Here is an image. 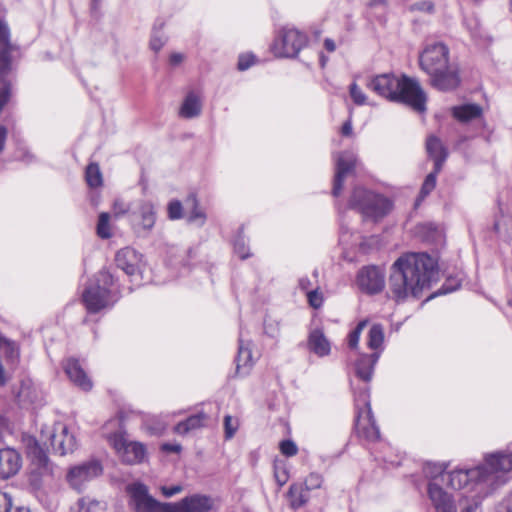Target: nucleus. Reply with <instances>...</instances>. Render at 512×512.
Returning <instances> with one entry per match:
<instances>
[{"label":"nucleus","instance_id":"1","mask_svg":"<svg viewBox=\"0 0 512 512\" xmlns=\"http://www.w3.org/2000/svg\"><path fill=\"white\" fill-rule=\"evenodd\" d=\"M438 279L436 261L426 253H408L391 267L389 291L397 302L419 298Z\"/></svg>","mask_w":512,"mask_h":512},{"label":"nucleus","instance_id":"2","mask_svg":"<svg viewBox=\"0 0 512 512\" xmlns=\"http://www.w3.org/2000/svg\"><path fill=\"white\" fill-rule=\"evenodd\" d=\"M512 471V453H494L485 457L482 465L472 469H455L446 473L445 484L453 489L471 486L472 490L487 494L505 484Z\"/></svg>","mask_w":512,"mask_h":512},{"label":"nucleus","instance_id":"3","mask_svg":"<svg viewBox=\"0 0 512 512\" xmlns=\"http://www.w3.org/2000/svg\"><path fill=\"white\" fill-rule=\"evenodd\" d=\"M365 85L390 102L405 104L419 113L426 111L427 95L416 79L384 73L367 78Z\"/></svg>","mask_w":512,"mask_h":512},{"label":"nucleus","instance_id":"4","mask_svg":"<svg viewBox=\"0 0 512 512\" xmlns=\"http://www.w3.org/2000/svg\"><path fill=\"white\" fill-rule=\"evenodd\" d=\"M420 67L430 77L433 87L441 91L456 89L460 83L458 69L449 62V49L443 43L428 44L420 54Z\"/></svg>","mask_w":512,"mask_h":512},{"label":"nucleus","instance_id":"5","mask_svg":"<svg viewBox=\"0 0 512 512\" xmlns=\"http://www.w3.org/2000/svg\"><path fill=\"white\" fill-rule=\"evenodd\" d=\"M349 207L361 213L364 220L378 222L392 210V202L383 195L356 187L349 199Z\"/></svg>","mask_w":512,"mask_h":512},{"label":"nucleus","instance_id":"6","mask_svg":"<svg viewBox=\"0 0 512 512\" xmlns=\"http://www.w3.org/2000/svg\"><path fill=\"white\" fill-rule=\"evenodd\" d=\"M113 276L106 270H101L95 281L91 282L83 292V302L87 310L96 313L101 309L112 306L116 301L113 299L111 287Z\"/></svg>","mask_w":512,"mask_h":512},{"label":"nucleus","instance_id":"7","mask_svg":"<svg viewBox=\"0 0 512 512\" xmlns=\"http://www.w3.org/2000/svg\"><path fill=\"white\" fill-rule=\"evenodd\" d=\"M446 473L441 465L426 464L424 474L430 479L428 496L436 512H457L454 499L440 486L445 482Z\"/></svg>","mask_w":512,"mask_h":512},{"label":"nucleus","instance_id":"8","mask_svg":"<svg viewBox=\"0 0 512 512\" xmlns=\"http://www.w3.org/2000/svg\"><path fill=\"white\" fill-rule=\"evenodd\" d=\"M355 406L358 411L356 419L357 433L368 441H377L380 438V431L371 411L369 394L366 388L358 393L355 392Z\"/></svg>","mask_w":512,"mask_h":512},{"label":"nucleus","instance_id":"9","mask_svg":"<svg viewBox=\"0 0 512 512\" xmlns=\"http://www.w3.org/2000/svg\"><path fill=\"white\" fill-rule=\"evenodd\" d=\"M108 441L126 464H139L146 458V447L137 441H128L121 432L114 433L108 437Z\"/></svg>","mask_w":512,"mask_h":512},{"label":"nucleus","instance_id":"10","mask_svg":"<svg viewBox=\"0 0 512 512\" xmlns=\"http://www.w3.org/2000/svg\"><path fill=\"white\" fill-rule=\"evenodd\" d=\"M305 44V35L296 29L289 28L280 31L271 49L276 57H295Z\"/></svg>","mask_w":512,"mask_h":512},{"label":"nucleus","instance_id":"11","mask_svg":"<svg viewBox=\"0 0 512 512\" xmlns=\"http://www.w3.org/2000/svg\"><path fill=\"white\" fill-rule=\"evenodd\" d=\"M103 472L100 461L91 459L71 466L66 474V481L75 490H82L86 484L99 477Z\"/></svg>","mask_w":512,"mask_h":512},{"label":"nucleus","instance_id":"12","mask_svg":"<svg viewBox=\"0 0 512 512\" xmlns=\"http://www.w3.org/2000/svg\"><path fill=\"white\" fill-rule=\"evenodd\" d=\"M136 512H171V503H160L148 494L144 484L133 483L127 487Z\"/></svg>","mask_w":512,"mask_h":512},{"label":"nucleus","instance_id":"13","mask_svg":"<svg viewBox=\"0 0 512 512\" xmlns=\"http://www.w3.org/2000/svg\"><path fill=\"white\" fill-rule=\"evenodd\" d=\"M157 220V210L151 201H141L132 224L134 232L141 237L150 235Z\"/></svg>","mask_w":512,"mask_h":512},{"label":"nucleus","instance_id":"14","mask_svg":"<svg viewBox=\"0 0 512 512\" xmlns=\"http://www.w3.org/2000/svg\"><path fill=\"white\" fill-rule=\"evenodd\" d=\"M357 285L360 290L368 294L379 293L385 285L384 273L375 266L363 267L358 272Z\"/></svg>","mask_w":512,"mask_h":512},{"label":"nucleus","instance_id":"15","mask_svg":"<svg viewBox=\"0 0 512 512\" xmlns=\"http://www.w3.org/2000/svg\"><path fill=\"white\" fill-rule=\"evenodd\" d=\"M357 158L352 152H343L336 158V173L332 193L335 197L341 194L344 179L352 174L356 167Z\"/></svg>","mask_w":512,"mask_h":512},{"label":"nucleus","instance_id":"16","mask_svg":"<svg viewBox=\"0 0 512 512\" xmlns=\"http://www.w3.org/2000/svg\"><path fill=\"white\" fill-rule=\"evenodd\" d=\"M19 358V351L13 342L0 335V385L9 379L8 370L12 369Z\"/></svg>","mask_w":512,"mask_h":512},{"label":"nucleus","instance_id":"17","mask_svg":"<svg viewBox=\"0 0 512 512\" xmlns=\"http://www.w3.org/2000/svg\"><path fill=\"white\" fill-rule=\"evenodd\" d=\"M213 501L210 497L194 494L183 498L177 503H171V512H208L212 509Z\"/></svg>","mask_w":512,"mask_h":512},{"label":"nucleus","instance_id":"18","mask_svg":"<svg viewBox=\"0 0 512 512\" xmlns=\"http://www.w3.org/2000/svg\"><path fill=\"white\" fill-rule=\"evenodd\" d=\"M63 369L70 379V381L82 389L83 391H90L93 387L92 380L84 371L79 361L75 358H69L63 363Z\"/></svg>","mask_w":512,"mask_h":512},{"label":"nucleus","instance_id":"19","mask_svg":"<svg viewBox=\"0 0 512 512\" xmlns=\"http://www.w3.org/2000/svg\"><path fill=\"white\" fill-rule=\"evenodd\" d=\"M51 446L60 455H66L75 450L76 439L68 432L66 426L58 424L55 433L51 435Z\"/></svg>","mask_w":512,"mask_h":512},{"label":"nucleus","instance_id":"20","mask_svg":"<svg viewBox=\"0 0 512 512\" xmlns=\"http://www.w3.org/2000/svg\"><path fill=\"white\" fill-rule=\"evenodd\" d=\"M21 468L20 454L11 448L0 450V479H8Z\"/></svg>","mask_w":512,"mask_h":512},{"label":"nucleus","instance_id":"21","mask_svg":"<svg viewBox=\"0 0 512 512\" xmlns=\"http://www.w3.org/2000/svg\"><path fill=\"white\" fill-rule=\"evenodd\" d=\"M12 45L10 43V31L7 23L0 20V80H4L10 71V52Z\"/></svg>","mask_w":512,"mask_h":512},{"label":"nucleus","instance_id":"22","mask_svg":"<svg viewBox=\"0 0 512 512\" xmlns=\"http://www.w3.org/2000/svg\"><path fill=\"white\" fill-rule=\"evenodd\" d=\"M115 261L118 268L133 276L139 271L141 255L136 250L126 247L117 252Z\"/></svg>","mask_w":512,"mask_h":512},{"label":"nucleus","instance_id":"23","mask_svg":"<svg viewBox=\"0 0 512 512\" xmlns=\"http://www.w3.org/2000/svg\"><path fill=\"white\" fill-rule=\"evenodd\" d=\"M379 357L380 351L371 354H360L354 363L355 375L363 382L371 381L374 367Z\"/></svg>","mask_w":512,"mask_h":512},{"label":"nucleus","instance_id":"24","mask_svg":"<svg viewBox=\"0 0 512 512\" xmlns=\"http://www.w3.org/2000/svg\"><path fill=\"white\" fill-rule=\"evenodd\" d=\"M307 345L309 350L318 357L328 356L331 352L330 341L319 329L310 332Z\"/></svg>","mask_w":512,"mask_h":512},{"label":"nucleus","instance_id":"25","mask_svg":"<svg viewBox=\"0 0 512 512\" xmlns=\"http://www.w3.org/2000/svg\"><path fill=\"white\" fill-rule=\"evenodd\" d=\"M426 149L429 156L434 159L436 173H439L447 157L446 149L442 145L440 139L436 136L428 137L426 141Z\"/></svg>","mask_w":512,"mask_h":512},{"label":"nucleus","instance_id":"26","mask_svg":"<svg viewBox=\"0 0 512 512\" xmlns=\"http://www.w3.org/2000/svg\"><path fill=\"white\" fill-rule=\"evenodd\" d=\"M254 364L252 351L248 345L240 342L238 355L236 358V374L238 376L248 375Z\"/></svg>","mask_w":512,"mask_h":512},{"label":"nucleus","instance_id":"27","mask_svg":"<svg viewBox=\"0 0 512 512\" xmlns=\"http://www.w3.org/2000/svg\"><path fill=\"white\" fill-rule=\"evenodd\" d=\"M483 109L478 104H464L452 108V115L460 122H469L481 117Z\"/></svg>","mask_w":512,"mask_h":512},{"label":"nucleus","instance_id":"28","mask_svg":"<svg viewBox=\"0 0 512 512\" xmlns=\"http://www.w3.org/2000/svg\"><path fill=\"white\" fill-rule=\"evenodd\" d=\"M287 497L291 508L299 509L304 506L308 499V490L301 483H293L287 492Z\"/></svg>","mask_w":512,"mask_h":512},{"label":"nucleus","instance_id":"29","mask_svg":"<svg viewBox=\"0 0 512 512\" xmlns=\"http://www.w3.org/2000/svg\"><path fill=\"white\" fill-rule=\"evenodd\" d=\"M179 113L181 117L188 119L199 116L201 113L199 97L194 93H189L184 99Z\"/></svg>","mask_w":512,"mask_h":512},{"label":"nucleus","instance_id":"30","mask_svg":"<svg viewBox=\"0 0 512 512\" xmlns=\"http://www.w3.org/2000/svg\"><path fill=\"white\" fill-rule=\"evenodd\" d=\"M205 419H206V416L204 413H198V414L192 415V416L188 417L186 420L179 422L175 426L174 431L177 434L185 435L192 430L202 427Z\"/></svg>","mask_w":512,"mask_h":512},{"label":"nucleus","instance_id":"31","mask_svg":"<svg viewBox=\"0 0 512 512\" xmlns=\"http://www.w3.org/2000/svg\"><path fill=\"white\" fill-rule=\"evenodd\" d=\"M384 341V329L380 324H374L368 334V342L367 345L371 350L380 351L382 350V345Z\"/></svg>","mask_w":512,"mask_h":512},{"label":"nucleus","instance_id":"32","mask_svg":"<svg viewBox=\"0 0 512 512\" xmlns=\"http://www.w3.org/2000/svg\"><path fill=\"white\" fill-rule=\"evenodd\" d=\"M104 506L97 500L83 497L79 499L72 512H101Z\"/></svg>","mask_w":512,"mask_h":512},{"label":"nucleus","instance_id":"33","mask_svg":"<svg viewBox=\"0 0 512 512\" xmlns=\"http://www.w3.org/2000/svg\"><path fill=\"white\" fill-rule=\"evenodd\" d=\"M109 220H110L109 213L102 212L99 214L96 232H97V235L102 239H109L112 236Z\"/></svg>","mask_w":512,"mask_h":512},{"label":"nucleus","instance_id":"34","mask_svg":"<svg viewBox=\"0 0 512 512\" xmlns=\"http://www.w3.org/2000/svg\"><path fill=\"white\" fill-rule=\"evenodd\" d=\"M86 181L90 187H99L102 185V174L98 164L91 163L86 169Z\"/></svg>","mask_w":512,"mask_h":512},{"label":"nucleus","instance_id":"35","mask_svg":"<svg viewBox=\"0 0 512 512\" xmlns=\"http://www.w3.org/2000/svg\"><path fill=\"white\" fill-rule=\"evenodd\" d=\"M28 454L37 460L39 465H45L47 463L48 458L45 451L34 439H31L28 442Z\"/></svg>","mask_w":512,"mask_h":512},{"label":"nucleus","instance_id":"36","mask_svg":"<svg viewBox=\"0 0 512 512\" xmlns=\"http://www.w3.org/2000/svg\"><path fill=\"white\" fill-rule=\"evenodd\" d=\"M437 174L438 173H436V168H435L434 172H431L426 176V178L422 184L421 190H420L419 199L416 202L417 205L419 204V201L423 200L427 195H429L431 193V191L434 190V188L436 186Z\"/></svg>","mask_w":512,"mask_h":512},{"label":"nucleus","instance_id":"37","mask_svg":"<svg viewBox=\"0 0 512 512\" xmlns=\"http://www.w3.org/2000/svg\"><path fill=\"white\" fill-rule=\"evenodd\" d=\"M368 320H362L360 321L356 327L348 334L347 341L348 346L351 349H356L359 344L360 336L362 334V331L367 326Z\"/></svg>","mask_w":512,"mask_h":512},{"label":"nucleus","instance_id":"38","mask_svg":"<svg viewBox=\"0 0 512 512\" xmlns=\"http://www.w3.org/2000/svg\"><path fill=\"white\" fill-rule=\"evenodd\" d=\"M131 209V204L125 202L123 199H115L112 204V215L114 218H120L126 215Z\"/></svg>","mask_w":512,"mask_h":512},{"label":"nucleus","instance_id":"39","mask_svg":"<svg viewBox=\"0 0 512 512\" xmlns=\"http://www.w3.org/2000/svg\"><path fill=\"white\" fill-rule=\"evenodd\" d=\"M350 96L356 105L369 104L367 96L356 83L350 85Z\"/></svg>","mask_w":512,"mask_h":512},{"label":"nucleus","instance_id":"40","mask_svg":"<svg viewBox=\"0 0 512 512\" xmlns=\"http://www.w3.org/2000/svg\"><path fill=\"white\" fill-rule=\"evenodd\" d=\"M168 218L170 220H177L183 216L182 204L178 200H171L167 206Z\"/></svg>","mask_w":512,"mask_h":512},{"label":"nucleus","instance_id":"41","mask_svg":"<svg viewBox=\"0 0 512 512\" xmlns=\"http://www.w3.org/2000/svg\"><path fill=\"white\" fill-rule=\"evenodd\" d=\"M239 427V422L237 419H234L230 415H226L224 418V429H225V437L227 439H231L236 433Z\"/></svg>","mask_w":512,"mask_h":512},{"label":"nucleus","instance_id":"42","mask_svg":"<svg viewBox=\"0 0 512 512\" xmlns=\"http://www.w3.org/2000/svg\"><path fill=\"white\" fill-rule=\"evenodd\" d=\"M323 483V478L321 475L317 473H310L303 484L306 490L311 491L314 489H319Z\"/></svg>","mask_w":512,"mask_h":512},{"label":"nucleus","instance_id":"43","mask_svg":"<svg viewBox=\"0 0 512 512\" xmlns=\"http://www.w3.org/2000/svg\"><path fill=\"white\" fill-rule=\"evenodd\" d=\"M281 453L286 457H292L297 454L298 447L292 440H283L279 444Z\"/></svg>","mask_w":512,"mask_h":512},{"label":"nucleus","instance_id":"44","mask_svg":"<svg viewBox=\"0 0 512 512\" xmlns=\"http://www.w3.org/2000/svg\"><path fill=\"white\" fill-rule=\"evenodd\" d=\"M307 299L309 304L315 309L321 307L323 304V296L318 289L307 291Z\"/></svg>","mask_w":512,"mask_h":512},{"label":"nucleus","instance_id":"45","mask_svg":"<svg viewBox=\"0 0 512 512\" xmlns=\"http://www.w3.org/2000/svg\"><path fill=\"white\" fill-rule=\"evenodd\" d=\"M274 476L277 481V483L280 486H283L288 481V473L283 465H274Z\"/></svg>","mask_w":512,"mask_h":512},{"label":"nucleus","instance_id":"46","mask_svg":"<svg viewBox=\"0 0 512 512\" xmlns=\"http://www.w3.org/2000/svg\"><path fill=\"white\" fill-rule=\"evenodd\" d=\"M234 251L241 259H246L249 256V249L243 238H238L235 241Z\"/></svg>","mask_w":512,"mask_h":512},{"label":"nucleus","instance_id":"47","mask_svg":"<svg viewBox=\"0 0 512 512\" xmlns=\"http://www.w3.org/2000/svg\"><path fill=\"white\" fill-rule=\"evenodd\" d=\"M254 63V56L252 54H242L238 59V69L241 71L247 70Z\"/></svg>","mask_w":512,"mask_h":512},{"label":"nucleus","instance_id":"48","mask_svg":"<svg viewBox=\"0 0 512 512\" xmlns=\"http://www.w3.org/2000/svg\"><path fill=\"white\" fill-rule=\"evenodd\" d=\"M165 43V38L158 32H154L150 40V46L154 51H159Z\"/></svg>","mask_w":512,"mask_h":512},{"label":"nucleus","instance_id":"49","mask_svg":"<svg viewBox=\"0 0 512 512\" xmlns=\"http://www.w3.org/2000/svg\"><path fill=\"white\" fill-rule=\"evenodd\" d=\"M161 492L162 494L167 497V498H170L176 494H179L183 491V486L180 485V484H177V485H173V486H170V487H167V486H162L161 488Z\"/></svg>","mask_w":512,"mask_h":512},{"label":"nucleus","instance_id":"50","mask_svg":"<svg viewBox=\"0 0 512 512\" xmlns=\"http://www.w3.org/2000/svg\"><path fill=\"white\" fill-rule=\"evenodd\" d=\"M12 506L11 497L4 492L0 491V512H9Z\"/></svg>","mask_w":512,"mask_h":512},{"label":"nucleus","instance_id":"51","mask_svg":"<svg viewBox=\"0 0 512 512\" xmlns=\"http://www.w3.org/2000/svg\"><path fill=\"white\" fill-rule=\"evenodd\" d=\"M411 9L431 13L434 9V5L430 1H420V2L414 3L411 6Z\"/></svg>","mask_w":512,"mask_h":512},{"label":"nucleus","instance_id":"52","mask_svg":"<svg viewBox=\"0 0 512 512\" xmlns=\"http://www.w3.org/2000/svg\"><path fill=\"white\" fill-rule=\"evenodd\" d=\"M10 97V89L7 84L0 89V110L6 105Z\"/></svg>","mask_w":512,"mask_h":512},{"label":"nucleus","instance_id":"53","mask_svg":"<svg viewBox=\"0 0 512 512\" xmlns=\"http://www.w3.org/2000/svg\"><path fill=\"white\" fill-rule=\"evenodd\" d=\"M182 447L178 443H164L161 446V450L167 453H179Z\"/></svg>","mask_w":512,"mask_h":512},{"label":"nucleus","instance_id":"54","mask_svg":"<svg viewBox=\"0 0 512 512\" xmlns=\"http://www.w3.org/2000/svg\"><path fill=\"white\" fill-rule=\"evenodd\" d=\"M205 216L201 211L195 210L191 213L189 217L190 222H195L199 220V224L202 225L204 223Z\"/></svg>","mask_w":512,"mask_h":512},{"label":"nucleus","instance_id":"55","mask_svg":"<svg viewBox=\"0 0 512 512\" xmlns=\"http://www.w3.org/2000/svg\"><path fill=\"white\" fill-rule=\"evenodd\" d=\"M6 137H7V129L4 126H0V153L4 149Z\"/></svg>","mask_w":512,"mask_h":512},{"label":"nucleus","instance_id":"56","mask_svg":"<svg viewBox=\"0 0 512 512\" xmlns=\"http://www.w3.org/2000/svg\"><path fill=\"white\" fill-rule=\"evenodd\" d=\"M386 5H387V0H370L368 3V6L372 9L378 8V7L385 8Z\"/></svg>","mask_w":512,"mask_h":512},{"label":"nucleus","instance_id":"57","mask_svg":"<svg viewBox=\"0 0 512 512\" xmlns=\"http://www.w3.org/2000/svg\"><path fill=\"white\" fill-rule=\"evenodd\" d=\"M341 133L344 136H350L352 134V123H351V121H346L343 124Z\"/></svg>","mask_w":512,"mask_h":512},{"label":"nucleus","instance_id":"58","mask_svg":"<svg viewBox=\"0 0 512 512\" xmlns=\"http://www.w3.org/2000/svg\"><path fill=\"white\" fill-rule=\"evenodd\" d=\"M324 47L328 52H334L336 49L335 42L330 38L324 40Z\"/></svg>","mask_w":512,"mask_h":512},{"label":"nucleus","instance_id":"59","mask_svg":"<svg viewBox=\"0 0 512 512\" xmlns=\"http://www.w3.org/2000/svg\"><path fill=\"white\" fill-rule=\"evenodd\" d=\"M299 287L304 290V291H307L310 287H311V282L310 280L307 278V277H303L299 280Z\"/></svg>","mask_w":512,"mask_h":512},{"label":"nucleus","instance_id":"60","mask_svg":"<svg viewBox=\"0 0 512 512\" xmlns=\"http://www.w3.org/2000/svg\"><path fill=\"white\" fill-rule=\"evenodd\" d=\"M148 429L153 434H160L165 429V425L163 423H158L156 427H148Z\"/></svg>","mask_w":512,"mask_h":512},{"label":"nucleus","instance_id":"61","mask_svg":"<svg viewBox=\"0 0 512 512\" xmlns=\"http://www.w3.org/2000/svg\"><path fill=\"white\" fill-rule=\"evenodd\" d=\"M182 59H183V56L178 53L172 54L170 57V61L173 64H179L182 61Z\"/></svg>","mask_w":512,"mask_h":512},{"label":"nucleus","instance_id":"62","mask_svg":"<svg viewBox=\"0 0 512 512\" xmlns=\"http://www.w3.org/2000/svg\"><path fill=\"white\" fill-rule=\"evenodd\" d=\"M454 290H455L454 287L450 288L446 284H444L437 294H446V293L453 292Z\"/></svg>","mask_w":512,"mask_h":512},{"label":"nucleus","instance_id":"63","mask_svg":"<svg viewBox=\"0 0 512 512\" xmlns=\"http://www.w3.org/2000/svg\"><path fill=\"white\" fill-rule=\"evenodd\" d=\"M478 510H479L478 504L475 503L473 505L466 507L463 512H478Z\"/></svg>","mask_w":512,"mask_h":512},{"label":"nucleus","instance_id":"64","mask_svg":"<svg viewBox=\"0 0 512 512\" xmlns=\"http://www.w3.org/2000/svg\"><path fill=\"white\" fill-rule=\"evenodd\" d=\"M15 512H30V510L27 508H17Z\"/></svg>","mask_w":512,"mask_h":512}]
</instances>
